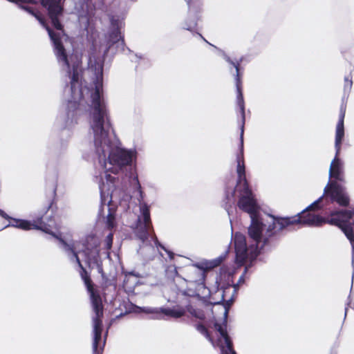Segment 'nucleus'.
<instances>
[{
  "mask_svg": "<svg viewBox=\"0 0 354 354\" xmlns=\"http://www.w3.org/2000/svg\"><path fill=\"white\" fill-rule=\"evenodd\" d=\"M236 69V86L237 91L236 103L240 109L242 118V125L241 129V151L236 156V173L238 176L237 183L235 189L226 191V198L229 203H234V194H238V207L248 213L251 218V224L248 228L249 251L252 255L257 254L258 241H259V232L262 230L263 217L259 215V207L252 192L249 187L245 176V168L243 158V124L245 122V104L241 91V75L239 73L240 64H232Z\"/></svg>",
  "mask_w": 354,
  "mask_h": 354,
  "instance_id": "obj_1",
  "label": "nucleus"
},
{
  "mask_svg": "<svg viewBox=\"0 0 354 354\" xmlns=\"http://www.w3.org/2000/svg\"><path fill=\"white\" fill-rule=\"evenodd\" d=\"M345 116V109L342 106L340 109L339 121L336 126L335 147L336 150L335 156L332 160L329 177L330 178L328 185L324 188V195L315 201L310 207L330 199L332 203H337L341 206H347L349 204V197L346 192L345 187L340 185L337 181H344V162L338 157L342 142L344 138V120Z\"/></svg>",
  "mask_w": 354,
  "mask_h": 354,
  "instance_id": "obj_2",
  "label": "nucleus"
},
{
  "mask_svg": "<svg viewBox=\"0 0 354 354\" xmlns=\"http://www.w3.org/2000/svg\"><path fill=\"white\" fill-rule=\"evenodd\" d=\"M299 220V218L295 216L282 218H276L272 216H266L263 218L262 230L259 232V241L257 245V251L254 256L252 255L249 251V245L253 243L249 241V239H246L243 234H235L234 243L236 262L241 265L247 260L252 261L256 259L270 237L277 231L283 230L290 225L297 223Z\"/></svg>",
  "mask_w": 354,
  "mask_h": 354,
  "instance_id": "obj_3",
  "label": "nucleus"
},
{
  "mask_svg": "<svg viewBox=\"0 0 354 354\" xmlns=\"http://www.w3.org/2000/svg\"><path fill=\"white\" fill-rule=\"evenodd\" d=\"M66 242L68 244L73 245L74 251L76 253L77 257H78L77 250H78V252H80V250H82V252L84 254V255L85 257V261L91 268H92V269L95 268L98 273H100V274L103 273V269H102V255H104V257H106V258H109V257H110V253H109V250L111 248L112 243H113V234L112 233H109L106 236V237L104 240L105 251L102 253H100V249H99V246H100L99 239L93 234L86 236L85 237V239L82 241V243L68 242L67 241H66ZM68 257L70 259L71 261L77 263V265L79 266V267L82 268V271L81 272V276L84 281L86 286H87V285L86 283V280L87 279L89 281V283L91 285L92 290L95 293V295H98L100 297V295L96 291H95V290L93 289L92 283H91V281L90 278L86 275V273L84 269L82 268V264H80V266L79 263L74 259L73 260H71V256L68 255ZM77 258H79V257H77ZM79 259L80 263H81L80 259ZM86 288L88 289V287H86Z\"/></svg>",
  "mask_w": 354,
  "mask_h": 354,
  "instance_id": "obj_4",
  "label": "nucleus"
},
{
  "mask_svg": "<svg viewBox=\"0 0 354 354\" xmlns=\"http://www.w3.org/2000/svg\"><path fill=\"white\" fill-rule=\"evenodd\" d=\"M0 216L6 219L10 220V222L6 227H13L23 230H30L31 229L40 230L46 233L51 234L56 238L59 243V246L62 248L67 255H71V260L73 259L80 266L79 259L76 253L74 251L73 245L68 244L64 237L62 236V233L59 232L60 228L59 225L55 223V220H50L48 223H43L40 219L37 221H30L28 220L14 218L9 216L6 212L0 209Z\"/></svg>",
  "mask_w": 354,
  "mask_h": 354,
  "instance_id": "obj_5",
  "label": "nucleus"
},
{
  "mask_svg": "<svg viewBox=\"0 0 354 354\" xmlns=\"http://www.w3.org/2000/svg\"><path fill=\"white\" fill-rule=\"evenodd\" d=\"M131 183L135 189L134 194L138 197L140 203V214L138 216L134 231L136 237L145 245H155L157 248L160 247L166 251L165 248L158 242L154 234L151 221L149 207L147 204L142 202L143 195L137 176L133 178Z\"/></svg>",
  "mask_w": 354,
  "mask_h": 354,
  "instance_id": "obj_6",
  "label": "nucleus"
},
{
  "mask_svg": "<svg viewBox=\"0 0 354 354\" xmlns=\"http://www.w3.org/2000/svg\"><path fill=\"white\" fill-rule=\"evenodd\" d=\"M86 283L88 287V292L90 294L93 310L94 316L92 318L93 322V354H102L105 340L100 343L102 332V317H103V306L101 297L95 295L92 290L88 280H86Z\"/></svg>",
  "mask_w": 354,
  "mask_h": 354,
  "instance_id": "obj_7",
  "label": "nucleus"
},
{
  "mask_svg": "<svg viewBox=\"0 0 354 354\" xmlns=\"http://www.w3.org/2000/svg\"><path fill=\"white\" fill-rule=\"evenodd\" d=\"M235 272L234 269L222 268L219 275V281H216V286L212 288H207V293L203 292L205 297L209 295L215 304H219L222 301H227L226 292L229 289H232L233 292L236 288L234 286L233 275ZM231 300L227 299V301Z\"/></svg>",
  "mask_w": 354,
  "mask_h": 354,
  "instance_id": "obj_8",
  "label": "nucleus"
},
{
  "mask_svg": "<svg viewBox=\"0 0 354 354\" xmlns=\"http://www.w3.org/2000/svg\"><path fill=\"white\" fill-rule=\"evenodd\" d=\"M329 224L338 227L349 240L354 253V210L332 212Z\"/></svg>",
  "mask_w": 354,
  "mask_h": 354,
  "instance_id": "obj_9",
  "label": "nucleus"
},
{
  "mask_svg": "<svg viewBox=\"0 0 354 354\" xmlns=\"http://www.w3.org/2000/svg\"><path fill=\"white\" fill-rule=\"evenodd\" d=\"M221 261V260L218 259L212 261L201 262L199 264L189 267L187 269V279L185 281L189 283L196 284L198 290L201 288L205 290L206 288L203 286L205 271L218 266Z\"/></svg>",
  "mask_w": 354,
  "mask_h": 354,
  "instance_id": "obj_10",
  "label": "nucleus"
},
{
  "mask_svg": "<svg viewBox=\"0 0 354 354\" xmlns=\"http://www.w3.org/2000/svg\"><path fill=\"white\" fill-rule=\"evenodd\" d=\"M330 203L332 202L330 199H328V201H324L317 205L310 207L313 204V203L301 213L296 216L298 218H299L297 223H301L309 226H320L326 223H329L328 221L331 218V214L330 215L329 218L326 219L325 218L320 216L315 213L310 212L309 210H315L324 207H327Z\"/></svg>",
  "mask_w": 354,
  "mask_h": 354,
  "instance_id": "obj_11",
  "label": "nucleus"
},
{
  "mask_svg": "<svg viewBox=\"0 0 354 354\" xmlns=\"http://www.w3.org/2000/svg\"><path fill=\"white\" fill-rule=\"evenodd\" d=\"M88 70L93 75V82H102V44L97 41L89 50Z\"/></svg>",
  "mask_w": 354,
  "mask_h": 354,
  "instance_id": "obj_12",
  "label": "nucleus"
},
{
  "mask_svg": "<svg viewBox=\"0 0 354 354\" xmlns=\"http://www.w3.org/2000/svg\"><path fill=\"white\" fill-rule=\"evenodd\" d=\"M137 313H144L151 315L152 319H161L165 317L179 318L183 316L185 310L181 307L169 308H152L136 306Z\"/></svg>",
  "mask_w": 354,
  "mask_h": 354,
  "instance_id": "obj_13",
  "label": "nucleus"
},
{
  "mask_svg": "<svg viewBox=\"0 0 354 354\" xmlns=\"http://www.w3.org/2000/svg\"><path fill=\"white\" fill-rule=\"evenodd\" d=\"M215 328L219 335L217 345L221 348V354H236L232 348V342L230 340L225 328L218 324H215Z\"/></svg>",
  "mask_w": 354,
  "mask_h": 354,
  "instance_id": "obj_14",
  "label": "nucleus"
},
{
  "mask_svg": "<svg viewBox=\"0 0 354 354\" xmlns=\"http://www.w3.org/2000/svg\"><path fill=\"white\" fill-rule=\"evenodd\" d=\"M196 330L198 332H200L201 334L205 335L214 345V344L213 342V340L211 338V337L209 336L207 330L206 329V328L203 325H202V324H197L196 326Z\"/></svg>",
  "mask_w": 354,
  "mask_h": 354,
  "instance_id": "obj_15",
  "label": "nucleus"
},
{
  "mask_svg": "<svg viewBox=\"0 0 354 354\" xmlns=\"http://www.w3.org/2000/svg\"><path fill=\"white\" fill-rule=\"evenodd\" d=\"M188 311L194 317H198L199 319H203L204 318V315L202 313L192 308H190L188 309Z\"/></svg>",
  "mask_w": 354,
  "mask_h": 354,
  "instance_id": "obj_16",
  "label": "nucleus"
},
{
  "mask_svg": "<svg viewBox=\"0 0 354 354\" xmlns=\"http://www.w3.org/2000/svg\"><path fill=\"white\" fill-rule=\"evenodd\" d=\"M344 88L348 89V91L351 88L353 82L349 77H346L344 79Z\"/></svg>",
  "mask_w": 354,
  "mask_h": 354,
  "instance_id": "obj_17",
  "label": "nucleus"
},
{
  "mask_svg": "<svg viewBox=\"0 0 354 354\" xmlns=\"http://www.w3.org/2000/svg\"><path fill=\"white\" fill-rule=\"evenodd\" d=\"M189 5V9L191 10L192 4L198 1V0H186Z\"/></svg>",
  "mask_w": 354,
  "mask_h": 354,
  "instance_id": "obj_18",
  "label": "nucleus"
},
{
  "mask_svg": "<svg viewBox=\"0 0 354 354\" xmlns=\"http://www.w3.org/2000/svg\"><path fill=\"white\" fill-rule=\"evenodd\" d=\"M196 24H194L192 26H187V27H185V28L187 29V30H191L192 28L194 27Z\"/></svg>",
  "mask_w": 354,
  "mask_h": 354,
  "instance_id": "obj_19",
  "label": "nucleus"
},
{
  "mask_svg": "<svg viewBox=\"0 0 354 354\" xmlns=\"http://www.w3.org/2000/svg\"><path fill=\"white\" fill-rule=\"evenodd\" d=\"M225 209L227 210V214H228L229 216L230 217V208L227 206H225Z\"/></svg>",
  "mask_w": 354,
  "mask_h": 354,
  "instance_id": "obj_20",
  "label": "nucleus"
},
{
  "mask_svg": "<svg viewBox=\"0 0 354 354\" xmlns=\"http://www.w3.org/2000/svg\"><path fill=\"white\" fill-rule=\"evenodd\" d=\"M223 315H224L225 317H227V310L226 308H224Z\"/></svg>",
  "mask_w": 354,
  "mask_h": 354,
  "instance_id": "obj_21",
  "label": "nucleus"
},
{
  "mask_svg": "<svg viewBox=\"0 0 354 354\" xmlns=\"http://www.w3.org/2000/svg\"><path fill=\"white\" fill-rule=\"evenodd\" d=\"M88 7H89L88 4L86 3V11H88Z\"/></svg>",
  "mask_w": 354,
  "mask_h": 354,
  "instance_id": "obj_22",
  "label": "nucleus"
}]
</instances>
